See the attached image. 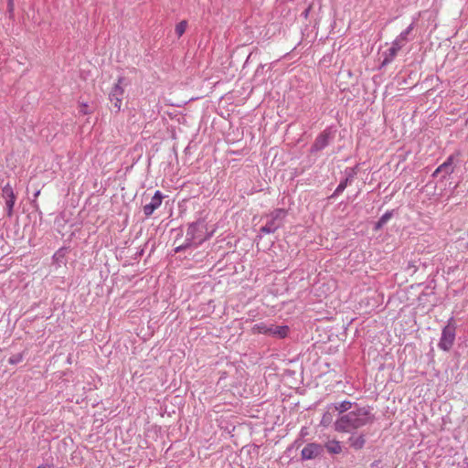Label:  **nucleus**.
Instances as JSON below:
<instances>
[{
	"mask_svg": "<svg viewBox=\"0 0 468 468\" xmlns=\"http://www.w3.org/2000/svg\"><path fill=\"white\" fill-rule=\"evenodd\" d=\"M374 420L369 407H360L340 416L335 422V430L340 432H352Z\"/></svg>",
	"mask_w": 468,
	"mask_h": 468,
	"instance_id": "f257e3e1",
	"label": "nucleus"
},
{
	"mask_svg": "<svg viewBox=\"0 0 468 468\" xmlns=\"http://www.w3.org/2000/svg\"><path fill=\"white\" fill-rule=\"evenodd\" d=\"M287 216V210L284 208H276L269 216V219L264 226L260 229L261 234L274 233L282 226L283 220Z\"/></svg>",
	"mask_w": 468,
	"mask_h": 468,
	"instance_id": "f03ea898",
	"label": "nucleus"
},
{
	"mask_svg": "<svg viewBox=\"0 0 468 468\" xmlns=\"http://www.w3.org/2000/svg\"><path fill=\"white\" fill-rule=\"evenodd\" d=\"M455 340V325L453 318H450L447 324L443 327L441 336L438 346L443 351H449L453 346Z\"/></svg>",
	"mask_w": 468,
	"mask_h": 468,
	"instance_id": "7ed1b4c3",
	"label": "nucleus"
},
{
	"mask_svg": "<svg viewBox=\"0 0 468 468\" xmlns=\"http://www.w3.org/2000/svg\"><path fill=\"white\" fill-rule=\"evenodd\" d=\"M124 78L120 77L117 83H115L109 92V100L112 104L115 112H119L122 109L124 88L122 86Z\"/></svg>",
	"mask_w": 468,
	"mask_h": 468,
	"instance_id": "20e7f679",
	"label": "nucleus"
},
{
	"mask_svg": "<svg viewBox=\"0 0 468 468\" xmlns=\"http://www.w3.org/2000/svg\"><path fill=\"white\" fill-rule=\"evenodd\" d=\"M203 229L204 224L201 222H194L189 225L186 230V241H191L192 243L201 244L204 240H206L208 237H203Z\"/></svg>",
	"mask_w": 468,
	"mask_h": 468,
	"instance_id": "39448f33",
	"label": "nucleus"
},
{
	"mask_svg": "<svg viewBox=\"0 0 468 468\" xmlns=\"http://www.w3.org/2000/svg\"><path fill=\"white\" fill-rule=\"evenodd\" d=\"M455 154H451L441 165H439L432 174L433 177L438 176H441V178L444 179L448 176L452 175L454 172V161Z\"/></svg>",
	"mask_w": 468,
	"mask_h": 468,
	"instance_id": "423d86ee",
	"label": "nucleus"
},
{
	"mask_svg": "<svg viewBox=\"0 0 468 468\" xmlns=\"http://www.w3.org/2000/svg\"><path fill=\"white\" fill-rule=\"evenodd\" d=\"M3 196L5 198L6 214L10 218L13 215V209L16 197L13 191L12 186L9 184L5 185L3 187Z\"/></svg>",
	"mask_w": 468,
	"mask_h": 468,
	"instance_id": "0eeeda50",
	"label": "nucleus"
},
{
	"mask_svg": "<svg viewBox=\"0 0 468 468\" xmlns=\"http://www.w3.org/2000/svg\"><path fill=\"white\" fill-rule=\"evenodd\" d=\"M331 133L329 131L325 130L321 133L315 139L314 143L311 146V152H319L324 149L330 143Z\"/></svg>",
	"mask_w": 468,
	"mask_h": 468,
	"instance_id": "6e6552de",
	"label": "nucleus"
},
{
	"mask_svg": "<svg viewBox=\"0 0 468 468\" xmlns=\"http://www.w3.org/2000/svg\"><path fill=\"white\" fill-rule=\"evenodd\" d=\"M162 199V193L159 190L155 191L154 195L151 198V201L144 206L143 210L144 215L146 217L151 216L154 212V210H156L161 206Z\"/></svg>",
	"mask_w": 468,
	"mask_h": 468,
	"instance_id": "1a4fd4ad",
	"label": "nucleus"
},
{
	"mask_svg": "<svg viewBox=\"0 0 468 468\" xmlns=\"http://www.w3.org/2000/svg\"><path fill=\"white\" fill-rule=\"evenodd\" d=\"M415 27V22H412L405 30H403L393 41L394 46H398L400 48L409 41L412 40L410 34Z\"/></svg>",
	"mask_w": 468,
	"mask_h": 468,
	"instance_id": "9d476101",
	"label": "nucleus"
},
{
	"mask_svg": "<svg viewBox=\"0 0 468 468\" xmlns=\"http://www.w3.org/2000/svg\"><path fill=\"white\" fill-rule=\"evenodd\" d=\"M269 328L268 335L278 339L285 338L290 331L287 325H276L274 324H270Z\"/></svg>",
	"mask_w": 468,
	"mask_h": 468,
	"instance_id": "9b49d317",
	"label": "nucleus"
},
{
	"mask_svg": "<svg viewBox=\"0 0 468 468\" xmlns=\"http://www.w3.org/2000/svg\"><path fill=\"white\" fill-rule=\"evenodd\" d=\"M321 447L315 443H309L302 450L301 455L303 460H312L319 455Z\"/></svg>",
	"mask_w": 468,
	"mask_h": 468,
	"instance_id": "f8f14e48",
	"label": "nucleus"
},
{
	"mask_svg": "<svg viewBox=\"0 0 468 468\" xmlns=\"http://www.w3.org/2000/svg\"><path fill=\"white\" fill-rule=\"evenodd\" d=\"M346 178L339 183V185L335 188V190L333 193V195L331 196V197H335L339 196L340 194H342L344 192V190L346 188V186L352 183L355 173L354 172L347 173V171L346 170Z\"/></svg>",
	"mask_w": 468,
	"mask_h": 468,
	"instance_id": "ddd939ff",
	"label": "nucleus"
},
{
	"mask_svg": "<svg viewBox=\"0 0 468 468\" xmlns=\"http://www.w3.org/2000/svg\"><path fill=\"white\" fill-rule=\"evenodd\" d=\"M352 405L351 401L344 400L338 403L329 404V410H334L335 412L338 411L340 414H343L348 411L352 408Z\"/></svg>",
	"mask_w": 468,
	"mask_h": 468,
	"instance_id": "4468645a",
	"label": "nucleus"
},
{
	"mask_svg": "<svg viewBox=\"0 0 468 468\" xmlns=\"http://www.w3.org/2000/svg\"><path fill=\"white\" fill-rule=\"evenodd\" d=\"M401 48L398 46H394V43L392 42L391 48H389L385 53H384V59L382 61V66H386L389 64L397 56L398 52Z\"/></svg>",
	"mask_w": 468,
	"mask_h": 468,
	"instance_id": "2eb2a0df",
	"label": "nucleus"
},
{
	"mask_svg": "<svg viewBox=\"0 0 468 468\" xmlns=\"http://www.w3.org/2000/svg\"><path fill=\"white\" fill-rule=\"evenodd\" d=\"M348 441L352 448H354L356 450H360L365 446L366 439L363 434L352 435L349 438Z\"/></svg>",
	"mask_w": 468,
	"mask_h": 468,
	"instance_id": "dca6fc26",
	"label": "nucleus"
},
{
	"mask_svg": "<svg viewBox=\"0 0 468 468\" xmlns=\"http://www.w3.org/2000/svg\"><path fill=\"white\" fill-rule=\"evenodd\" d=\"M269 327H270V324L261 322V323L255 324L252 326L251 331L254 334H262V335H268L269 329H270Z\"/></svg>",
	"mask_w": 468,
	"mask_h": 468,
	"instance_id": "f3484780",
	"label": "nucleus"
},
{
	"mask_svg": "<svg viewBox=\"0 0 468 468\" xmlns=\"http://www.w3.org/2000/svg\"><path fill=\"white\" fill-rule=\"evenodd\" d=\"M393 213L392 211H387L386 213H384L380 218L378 220V222L375 224V230H378L380 229H382L387 223L388 221L391 218Z\"/></svg>",
	"mask_w": 468,
	"mask_h": 468,
	"instance_id": "a211bd4d",
	"label": "nucleus"
},
{
	"mask_svg": "<svg viewBox=\"0 0 468 468\" xmlns=\"http://www.w3.org/2000/svg\"><path fill=\"white\" fill-rule=\"evenodd\" d=\"M335 413V410H329V404L325 407V411L323 415V418H322V420H321V423L324 425V426H328L332 420H333V415Z\"/></svg>",
	"mask_w": 468,
	"mask_h": 468,
	"instance_id": "6ab92c4d",
	"label": "nucleus"
},
{
	"mask_svg": "<svg viewBox=\"0 0 468 468\" xmlns=\"http://www.w3.org/2000/svg\"><path fill=\"white\" fill-rule=\"evenodd\" d=\"M66 249L61 248L57 250L53 255V261L59 266L65 262Z\"/></svg>",
	"mask_w": 468,
	"mask_h": 468,
	"instance_id": "aec40b11",
	"label": "nucleus"
},
{
	"mask_svg": "<svg viewBox=\"0 0 468 468\" xmlns=\"http://www.w3.org/2000/svg\"><path fill=\"white\" fill-rule=\"evenodd\" d=\"M326 450L330 453L337 454L341 452L342 448L338 441H330L326 443Z\"/></svg>",
	"mask_w": 468,
	"mask_h": 468,
	"instance_id": "412c9836",
	"label": "nucleus"
},
{
	"mask_svg": "<svg viewBox=\"0 0 468 468\" xmlns=\"http://www.w3.org/2000/svg\"><path fill=\"white\" fill-rule=\"evenodd\" d=\"M187 27V22L186 20H183L181 22H179L176 26V35L180 37L181 36H183V34L186 32V29Z\"/></svg>",
	"mask_w": 468,
	"mask_h": 468,
	"instance_id": "4be33fe9",
	"label": "nucleus"
},
{
	"mask_svg": "<svg viewBox=\"0 0 468 468\" xmlns=\"http://www.w3.org/2000/svg\"><path fill=\"white\" fill-rule=\"evenodd\" d=\"M23 358H24L23 353L14 354L8 358V363L11 365H16V364L20 363L23 360Z\"/></svg>",
	"mask_w": 468,
	"mask_h": 468,
	"instance_id": "5701e85b",
	"label": "nucleus"
},
{
	"mask_svg": "<svg viewBox=\"0 0 468 468\" xmlns=\"http://www.w3.org/2000/svg\"><path fill=\"white\" fill-rule=\"evenodd\" d=\"M191 245H192L191 241H186V240L185 244L176 247L175 251L176 252H181V251L185 250L186 248L190 247Z\"/></svg>",
	"mask_w": 468,
	"mask_h": 468,
	"instance_id": "b1692460",
	"label": "nucleus"
},
{
	"mask_svg": "<svg viewBox=\"0 0 468 468\" xmlns=\"http://www.w3.org/2000/svg\"><path fill=\"white\" fill-rule=\"evenodd\" d=\"M7 9L10 14H12L14 12V1L13 0H8Z\"/></svg>",
	"mask_w": 468,
	"mask_h": 468,
	"instance_id": "393cba45",
	"label": "nucleus"
},
{
	"mask_svg": "<svg viewBox=\"0 0 468 468\" xmlns=\"http://www.w3.org/2000/svg\"><path fill=\"white\" fill-rule=\"evenodd\" d=\"M80 112L82 113V114H88L89 112H88V105L83 103L80 105Z\"/></svg>",
	"mask_w": 468,
	"mask_h": 468,
	"instance_id": "a878e982",
	"label": "nucleus"
},
{
	"mask_svg": "<svg viewBox=\"0 0 468 468\" xmlns=\"http://www.w3.org/2000/svg\"><path fill=\"white\" fill-rule=\"evenodd\" d=\"M380 464V461H375L371 463V468H378Z\"/></svg>",
	"mask_w": 468,
	"mask_h": 468,
	"instance_id": "bb28decb",
	"label": "nucleus"
},
{
	"mask_svg": "<svg viewBox=\"0 0 468 468\" xmlns=\"http://www.w3.org/2000/svg\"><path fill=\"white\" fill-rule=\"evenodd\" d=\"M37 468H51V467L49 465H48V464H43V465H39Z\"/></svg>",
	"mask_w": 468,
	"mask_h": 468,
	"instance_id": "cd10ccee",
	"label": "nucleus"
},
{
	"mask_svg": "<svg viewBox=\"0 0 468 468\" xmlns=\"http://www.w3.org/2000/svg\"><path fill=\"white\" fill-rule=\"evenodd\" d=\"M40 191H37L36 194H35V197H37L39 195Z\"/></svg>",
	"mask_w": 468,
	"mask_h": 468,
	"instance_id": "c85d7f7f",
	"label": "nucleus"
}]
</instances>
